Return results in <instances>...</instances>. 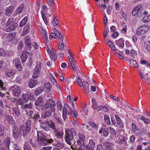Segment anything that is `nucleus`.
Instances as JSON below:
<instances>
[{"label": "nucleus", "mask_w": 150, "mask_h": 150, "mask_svg": "<svg viewBox=\"0 0 150 150\" xmlns=\"http://www.w3.org/2000/svg\"><path fill=\"white\" fill-rule=\"evenodd\" d=\"M76 81L80 86H82L83 83L82 82L80 78L78 77H77L76 78Z\"/></svg>", "instance_id": "obj_53"}, {"label": "nucleus", "mask_w": 150, "mask_h": 150, "mask_svg": "<svg viewBox=\"0 0 150 150\" xmlns=\"http://www.w3.org/2000/svg\"><path fill=\"white\" fill-rule=\"evenodd\" d=\"M82 86L85 93H88L89 91V85L88 83L86 81H84L83 82Z\"/></svg>", "instance_id": "obj_28"}, {"label": "nucleus", "mask_w": 150, "mask_h": 150, "mask_svg": "<svg viewBox=\"0 0 150 150\" xmlns=\"http://www.w3.org/2000/svg\"><path fill=\"white\" fill-rule=\"evenodd\" d=\"M42 91V89L41 88H37L35 91V94H38L40 93Z\"/></svg>", "instance_id": "obj_60"}, {"label": "nucleus", "mask_w": 150, "mask_h": 150, "mask_svg": "<svg viewBox=\"0 0 150 150\" xmlns=\"http://www.w3.org/2000/svg\"><path fill=\"white\" fill-rule=\"evenodd\" d=\"M124 42L125 40L123 38H120L118 40H116L115 41L116 45L122 48L124 47Z\"/></svg>", "instance_id": "obj_17"}, {"label": "nucleus", "mask_w": 150, "mask_h": 150, "mask_svg": "<svg viewBox=\"0 0 150 150\" xmlns=\"http://www.w3.org/2000/svg\"><path fill=\"white\" fill-rule=\"evenodd\" d=\"M48 126L52 129L54 131H56L57 129L55 127V124L53 122L51 121L48 124Z\"/></svg>", "instance_id": "obj_39"}, {"label": "nucleus", "mask_w": 150, "mask_h": 150, "mask_svg": "<svg viewBox=\"0 0 150 150\" xmlns=\"http://www.w3.org/2000/svg\"><path fill=\"white\" fill-rule=\"evenodd\" d=\"M55 134L58 137L62 138H63L64 133L62 131H58L57 130L56 131H55Z\"/></svg>", "instance_id": "obj_37"}, {"label": "nucleus", "mask_w": 150, "mask_h": 150, "mask_svg": "<svg viewBox=\"0 0 150 150\" xmlns=\"http://www.w3.org/2000/svg\"><path fill=\"white\" fill-rule=\"evenodd\" d=\"M15 36V33H10L9 34L7 37V39L9 41H10L13 39Z\"/></svg>", "instance_id": "obj_41"}, {"label": "nucleus", "mask_w": 150, "mask_h": 150, "mask_svg": "<svg viewBox=\"0 0 150 150\" xmlns=\"http://www.w3.org/2000/svg\"><path fill=\"white\" fill-rule=\"evenodd\" d=\"M37 137H38L37 139H39L40 138H44L45 136L41 132H38L37 133Z\"/></svg>", "instance_id": "obj_56"}, {"label": "nucleus", "mask_w": 150, "mask_h": 150, "mask_svg": "<svg viewBox=\"0 0 150 150\" xmlns=\"http://www.w3.org/2000/svg\"><path fill=\"white\" fill-rule=\"evenodd\" d=\"M57 34V33L55 32V33L54 32L52 33L49 35V39L51 40L52 38H57V36L56 34Z\"/></svg>", "instance_id": "obj_49"}, {"label": "nucleus", "mask_w": 150, "mask_h": 150, "mask_svg": "<svg viewBox=\"0 0 150 150\" xmlns=\"http://www.w3.org/2000/svg\"><path fill=\"white\" fill-rule=\"evenodd\" d=\"M104 118L105 121L106 122H107L108 124L110 123V118L109 116H108L107 115H105Z\"/></svg>", "instance_id": "obj_61"}, {"label": "nucleus", "mask_w": 150, "mask_h": 150, "mask_svg": "<svg viewBox=\"0 0 150 150\" xmlns=\"http://www.w3.org/2000/svg\"><path fill=\"white\" fill-rule=\"evenodd\" d=\"M47 50L51 60H56L57 59V57L54 50L52 48L50 49L49 47H47Z\"/></svg>", "instance_id": "obj_8"}, {"label": "nucleus", "mask_w": 150, "mask_h": 150, "mask_svg": "<svg viewBox=\"0 0 150 150\" xmlns=\"http://www.w3.org/2000/svg\"><path fill=\"white\" fill-rule=\"evenodd\" d=\"M11 89L12 91V94L15 96H19L21 93V89L20 86L15 85L11 87Z\"/></svg>", "instance_id": "obj_10"}, {"label": "nucleus", "mask_w": 150, "mask_h": 150, "mask_svg": "<svg viewBox=\"0 0 150 150\" xmlns=\"http://www.w3.org/2000/svg\"><path fill=\"white\" fill-rule=\"evenodd\" d=\"M68 51L70 55V56H69L68 58L69 59L70 64L71 67L74 70H76L75 68V65L76 64V62L73 58V54L72 52L69 50H68Z\"/></svg>", "instance_id": "obj_11"}, {"label": "nucleus", "mask_w": 150, "mask_h": 150, "mask_svg": "<svg viewBox=\"0 0 150 150\" xmlns=\"http://www.w3.org/2000/svg\"><path fill=\"white\" fill-rule=\"evenodd\" d=\"M28 57L25 52H23L21 56V59L22 62H24L26 60Z\"/></svg>", "instance_id": "obj_42"}, {"label": "nucleus", "mask_w": 150, "mask_h": 150, "mask_svg": "<svg viewBox=\"0 0 150 150\" xmlns=\"http://www.w3.org/2000/svg\"><path fill=\"white\" fill-rule=\"evenodd\" d=\"M13 64H15V66L21 64V62L19 59L18 58H16L13 62Z\"/></svg>", "instance_id": "obj_59"}, {"label": "nucleus", "mask_w": 150, "mask_h": 150, "mask_svg": "<svg viewBox=\"0 0 150 150\" xmlns=\"http://www.w3.org/2000/svg\"><path fill=\"white\" fill-rule=\"evenodd\" d=\"M30 146L28 144V143H25L24 147V150H31Z\"/></svg>", "instance_id": "obj_52"}, {"label": "nucleus", "mask_w": 150, "mask_h": 150, "mask_svg": "<svg viewBox=\"0 0 150 150\" xmlns=\"http://www.w3.org/2000/svg\"><path fill=\"white\" fill-rule=\"evenodd\" d=\"M105 150H113V145L110 143H107Z\"/></svg>", "instance_id": "obj_44"}, {"label": "nucleus", "mask_w": 150, "mask_h": 150, "mask_svg": "<svg viewBox=\"0 0 150 150\" xmlns=\"http://www.w3.org/2000/svg\"><path fill=\"white\" fill-rule=\"evenodd\" d=\"M24 6V5L23 4H21L14 12L15 15L16 16L21 13L23 10Z\"/></svg>", "instance_id": "obj_21"}, {"label": "nucleus", "mask_w": 150, "mask_h": 150, "mask_svg": "<svg viewBox=\"0 0 150 150\" xmlns=\"http://www.w3.org/2000/svg\"><path fill=\"white\" fill-rule=\"evenodd\" d=\"M6 74L7 76L9 77H11L15 74V71L11 69L7 70L6 72Z\"/></svg>", "instance_id": "obj_35"}, {"label": "nucleus", "mask_w": 150, "mask_h": 150, "mask_svg": "<svg viewBox=\"0 0 150 150\" xmlns=\"http://www.w3.org/2000/svg\"><path fill=\"white\" fill-rule=\"evenodd\" d=\"M79 139L77 141V143L80 146L84 144V141L85 140L86 138L85 136L82 134H79Z\"/></svg>", "instance_id": "obj_15"}, {"label": "nucleus", "mask_w": 150, "mask_h": 150, "mask_svg": "<svg viewBox=\"0 0 150 150\" xmlns=\"http://www.w3.org/2000/svg\"><path fill=\"white\" fill-rule=\"evenodd\" d=\"M139 71L140 77L143 79H144L145 78V75L143 74L144 70H141L140 69H139Z\"/></svg>", "instance_id": "obj_51"}, {"label": "nucleus", "mask_w": 150, "mask_h": 150, "mask_svg": "<svg viewBox=\"0 0 150 150\" xmlns=\"http://www.w3.org/2000/svg\"><path fill=\"white\" fill-rule=\"evenodd\" d=\"M51 88V84L48 82H46L44 85V90L47 92H49L50 91V89Z\"/></svg>", "instance_id": "obj_31"}, {"label": "nucleus", "mask_w": 150, "mask_h": 150, "mask_svg": "<svg viewBox=\"0 0 150 150\" xmlns=\"http://www.w3.org/2000/svg\"><path fill=\"white\" fill-rule=\"evenodd\" d=\"M148 14L147 12L145 11L142 7L141 5L136 7L133 10L132 15L133 16H136L139 18L142 17L143 14L144 16L147 15Z\"/></svg>", "instance_id": "obj_2"}, {"label": "nucleus", "mask_w": 150, "mask_h": 150, "mask_svg": "<svg viewBox=\"0 0 150 150\" xmlns=\"http://www.w3.org/2000/svg\"><path fill=\"white\" fill-rule=\"evenodd\" d=\"M49 102L50 103V108L52 112H55L56 110L54 107H55L56 105L54 101L52 99H49Z\"/></svg>", "instance_id": "obj_18"}, {"label": "nucleus", "mask_w": 150, "mask_h": 150, "mask_svg": "<svg viewBox=\"0 0 150 150\" xmlns=\"http://www.w3.org/2000/svg\"><path fill=\"white\" fill-rule=\"evenodd\" d=\"M49 122L47 121H45L41 122L40 124V126L45 131H48L50 129V128L48 126Z\"/></svg>", "instance_id": "obj_19"}, {"label": "nucleus", "mask_w": 150, "mask_h": 150, "mask_svg": "<svg viewBox=\"0 0 150 150\" xmlns=\"http://www.w3.org/2000/svg\"><path fill=\"white\" fill-rule=\"evenodd\" d=\"M52 24L54 25V26H56L58 25V22L57 21L56 18L55 17H54L53 18V21L52 22Z\"/></svg>", "instance_id": "obj_50"}, {"label": "nucleus", "mask_w": 150, "mask_h": 150, "mask_svg": "<svg viewBox=\"0 0 150 150\" xmlns=\"http://www.w3.org/2000/svg\"><path fill=\"white\" fill-rule=\"evenodd\" d=\"M17 25L18 23L14 22L12 19H8L6 25V27H8V28L6 29V31L8 32L14 30L16 29Z\"/></svg>", "instance_id": "obj_6"}, {"label": "nucleus", "mask_w": 150, "mask_h": 150, "mask_svg": "<svg viewBox=\"0 0 150 150\" xmlns=\"http://www.w3.org/2000/svg\"><path fill=\"white\" fill-rule=\"evenodd\" d=\"M14 10V7L11 6L6 8L5 10V13L7 16H10L13 13Z\"/></svg>", "instance_id": "obj_23"}, {"label": "nucleus", "mask_w": 150, "mask_h": 150, "mask_svg": "<svg viewBox=\"0 0 150 150\" xmlns=\"http://www.w3.org/2000/svg\"><path fill=\"white\" fill-rule=\"evenodd\" d=\"M53 32H54L55 33V32L57 33V34H56L57 38H59L61 40L63 41V36L59 31L56 29H54L53 30Z\"/></svg>", "instance_id": "obj_30"}, {"label": "nucleus", "mask_w": 150, "mask_h": 150, "mask_svg": "<svg viewBox=\"0 0 150 150\" xmlns=\"http://www.w3.org/2000/svg\"><path fill=\"white\" fill-rule=\"evenodd\" d=\"M89 144L84 145L86 150H94V148L96 146V144L94 141L92 139L89 140Z\"/></svg>", "instance_id": "obj_12"}, {"label": "nucleus", "mask_w": 150, "mask_h": 150, "mask_svg": "<svg viewBox=\"0 0 150 150\" xmlns=\"http://www.w3.org/2000/svg\"><path fill=\"white\" fill-rule=\"evenodd\" d=\"M52 115V113L50 111L48 110L46 112H43L41 114V117L43 118H46V117H49Z\"/></svg>", "instance_id": "obj_27"}, {"label": "nucleus", "mask_w": 150, "mask_h": 150, "mask_svg": "<svg viewBox=\"0 0 150 150\" xmlns=\"http://www.w3.org/2000/svg\"><path fill=\"white\" fill-rule=\"evenodd\" d=\"M24 42L26 46L30 49L31 48V43L30 42V37L28 36H25L24 38Z\"/></svg>", "instance_id": "obj_24"}, {"label": "nucleus", "mask_w": 150, "mask_h": 150, "mask_svg": "<svg viewBox=\"0 0 150 150\" xmlns=\"http://www.w3.org/2000/svg\"><path fill=\"white\" fill-rule=\"evenodd\" d=\"M50 104L49 102V100H47V102L45 103L44 105L42 106L41 109L42 110H45L48 109L49 108V104Z\"/></svg>", "instance_id": "obj_38"}, {"label": "nucleus", "mask_w": 150, "mask_h": 150, "mask_svg": "<svg viewBox=\"0 0 150 150\" xmlns=\"http://www.w3.org/2000/svg\"><path fill=\"white\" fill-rule=\"evenodd\" d=\"M38 83V81L36 80L31 79L29 82V85L30 88H32L34 87Z\"/></svg>", "instance_id": "obj_32"}, {"label": "nucleus", "mask_w": 150, "mask_h": 150, "mask_svg": "<svg viewBox=\"0 0 150 150\" xmlns=\"http://www.w3.org/2000/svg\"><path fill=\"white\" fill-rule=\"evenodd\" d=\"M110 97L111 98H112L114 100H115L119 101V103H120L121 105H123L122 102L121 101H120V99L117 97L115 96L112 95H110Z\"/></svg>", "instance_id": "obj_54"}, {"label": "nucleus", "mask_w": 150, "mask_h": 150, "mask_svg": "<svg viewBox=\"0 0 150 150\" xmlns=\"http://www.w3.org/2000/svg\"><path fill=\"white\" fill-rule=\"evenodd\" d=\"M43 102L44 99L43 98L40 97L35 100V104L36 106H41L43 104Z\"/></svg>", "instance_id": "obj_20"}, {"label": "nucleus", "mask_w": 150, "mask_h": 150, "mask_svg": "<svg viewBox=\"0 0 150 150\" xmlns=\"http://www.w3.org/2000/svg\"><path fill=\"white\" fill-rule=\"evenodd\" d=\"M129 63L133 66L134 67L137 68L138 67V64L136 61L134 60H130Z\"/></svg>", "instance_id": "obj_46"}, {"label": "nucleus", "mask_w": 150, "mask_h": 150, "mask_svg": "<svg viewBox=\"0 0 150 150\" xmlns=\"http://www.w3.org/2000/svg\"><path fill=\"white\" fill-rule=\"evenodd\" d=\"M144 47L146 50L150 52V41H148L145 42Z\"/></svg>", "instance_id": "obj_45"}, {"label": "nucleus", "mask_w": 150, "mask_h": 150, "mask_svg": "<svg viewBox=\"0 0 150 150\" xmlns=\"http://www.w3.org/2000/svg\"><path fill=\"white\" fill-rule=\"evenodd\" d=\"M39 31L42 36L45 39L47 40L48 38V33L42 28L40 27L39 28Z\"/></svg>", "instance_id": "obj_22"}, {"label": "nucleus", "mask_w": 150, "mask_h": 150, "mask_svg": "<svg viewBox=\"0 0 150 150\" xmlns=\"http://www.w3.org/2000/svg\"><path fill=\"white\" fill-rule=\"evenodd\" d=\"M11 142V139L10 138L8 137L6 138L4 140V144H0L1 146H2V147H4V146H6V147L7 148L9 147V145L10 144Z\"/></svg>", "instance_id": "obj_25"}, {"label": "nucleus", "mask_w": 150, "mask_h": 150, "mask_svg": "<svg viewBox=\"0 0 150 150\" xmlns=\"http://www.w3.org/2000/svg\"><path fill=\"white\" fill-rule=\"evenodd\" d=\"M33 104L31 103L25 104L24 106L21 107V110L22 111H25L26 112V108L29 109H31L32 108Z\"/></svg>", "instance_id": "obj_26"}, {"label": "nucleus", "mask_w": 150, "mask_h": 150, "mask_svg": "<svg viewBox=\"0 0 150 150\" xmlns=\"http://www.w3.org/2000/svg\"><path fill=\"white\" fill-rule=\"evenodd\" d=\"M34 70L33 77V79H36L37 78L39 75V69L37 66H36Z\"/></svg>", "instance_id": "obj_29"}, {"label": "nucleus", "mask_w": 150, "mask_h": 150, "mask_svg": "<svg viewBox=\"0 0 150 150\" xmlns=\"http://www.w3.org/2000/svg\"><path fill=\"white\" fill-rule=\"evenodd\" d=\"M27 21V17H25L19 23V26L21 27L24 25L26 23Z\"/></svg>", "instance_id": "obj_43"}, {"label": "nucleus", "mask_w": 150, "mask_h": 150, "mask_svg": "<svg viewBox=\"0 0 150 150\" xmlns=\"http://www.w3.org/2000/svg\"><path fill=\"white\" fill-rule=\"evenodd\" d=\"M150 27L147 25H144L140 26L136 31V34L138 35H140L145 34L149 30Z\"/></svg>", "instance_id": "obj_5"}, {"label": "nucleus", "mask_w": 150, "mask_h": 150, "mask_svg": "<svg viewBox=\"0 0 150 150\" xmlns=\"http://www.w3.org/2000/svg\"><path fill=\"white\" fill-rule=\"evenodd\" d=\"M150 21V15L147 14V15L144 16L142 18V21L144 23L148 22Z\"/></svg>", "instance_id": "obj_36"}, {"label": "nucleus", "mask_w": 150, "mask_h": 150, "mask_svg": "<svg viewBox=\"0 0 150 150\" xmlns=\"http://www.w3.org/2000/svg\"><path fill=\"white\" fill-rule=\"evenodd\" d=\"M105 42L112 50L114 51L115 50V47L111 41L107 40H105Z\"/></svg>", "instance_id": "obj_33"}, {"label": "nucleus", "mask_w": 150, "mask_h": 150, "mask_svg": "<svg viewBox=\"0 0 150 150\" xmlns=\"http://www.w3.org/2000/svg\"><path fill=\"white\" fill-rule=\"evenodd\" d=\"M26 94L28 98V101L29 99H33V100L34 99V95L33 93L30 92H27V93Z\"/></svg>", "instance_id": "obj_40"}, {"label": "nucleus", "mask_w": 150, "mask_h": 150, "mask_svg": "<svg viewBox=\"0 0 150 150\" xmlns=\"http://www.w3.org/2000/svg\"><path fill=\"white\" fill-rule=\"evenodd\" d=\"M74 131V129L71 130L69 129H65L64 139L66 142L69 145L71 144V141L74 138L73 133Z\"/></svg>", "instance_id": "obj_3"}, {"label": "nucleus", "mask_w": 150, "mask_h": 150, "mask_svg": "<svg viewBox=\"0 0 150 150\" xmlns=\"http://www.w3.org/2000/svg\"><path fill=\"white\" fill-rule=\"evenodd\" d=\"M12 110L14 112L13 113V114L15 117L19 116L20 115L19 111L18 109L16 107H13L12 108Z\"/></svg>", "instance_id": "obj_34"}, {"label": "nucleus", "mask_w": 150, "mask_h": 150, "mask_svg": "<svg viewBox=\"0 0 150 150\" xmlns=\"http://www.w3.org/2000/svg\"><path fill=\"white\" fill-rule=\"evenodd\" d=\"M108 129H109L110 132V133L113 135H115L116 131L114 129L111 127H110Z\"/></svg>", "instance_id": "obj_64"}, {"label": "nucleus", "mask_w": 150, "mask_h": 150, "mask_svg": "<svg viewBox=\"0 0 150 150\" xmlns=\"http://www.w3.org/2000/svg\"><path fill=\"white\" fill-rule=\"evenodd\" d=\"M52 83H53V86L57 88L58 91H59L60 90L59 88V86L56 81H55V82H53Z\"/></svg>", "instance_id": "obj_55"}, {"label": "nucleus", "mask_w": 150, "mask_h": 150, "mask_svg": "<svg viewBox=\"0 0 150 150\" xmlns=\"http://www.w3.org/2000/svg\"><path fill=\"white\" fill-rule=\"evenodd\" d=\"M12 136L16 140L20 139L21 136V134L20 130L16 127H15L13 129Z\"/></svg>", "instance_id": "obj_9"}, {"label": "nucleus", "mask_w": 150, "mask_h": 150, "mask_svg": "<svg viewBox=\"0 0 150 150\" xmlns=\"http://www.w3.org/2000/svg\"><path fill=\"white\" fill-rule=\"evenodd\" d=\"M132 39L134 43V45L136 46L137 48H138L137 44H136V42L137 41V39L136 36L135 35H133L132 36Z\"/></svg>", "instance_id": "obj_48"}, {"label": "nucleus", "mask_w": 150, "mask_h": 150, "mask_svg": "<svg viewBox=\"0 0 150 150\" xmlns=\"http://www.w3.org/2000/svg\"><path fill=\"white\" fill-rule=\"evenodd\" d=\"M4 134V129L3 125H0V135L2 136Z\"/></svg>", "instance_id": "obj_58"}, {"label": "nucleus", "mask_w": 150, "mask_h": 150, "mask_svg": "<svg viewBox=\"0 0 150 150\" xmlns=\"http://www.w3.org/2000/svg\"><path fill=\"white\" fill-rule=\"evenodd\" d=\"M91 102L95 108L98 111H99L100 110V109H98L99 107H97V102L95 99L93 98L92 99Z\"/></svg>", "instance_id": "obj_47"}, {"label": "nucleus", "mask_w": 150, "mask_h": 150, "mask_svg": "<svg viewBox=\"0 0 150 150\" xmlns=\"http://www.w3.org/2000/svg\"><path fill=\"white\" fill-rule=\"evenodd\" d=\"M127 140V138L125 137H123L122 139L120 140L118 142L120 144H125L126 143V140Z\"/></svg>", "instance_id": "obj_63"}, {"label": "nucleus", "mask_w": 150, "mask_h": 150, "mask_svg": "<svg viewBox=\"0 0 150 150\" xmlns=\"http://www.w3.org/2000/svg\"><path fill=\"white\" fill-rule=\"evenodd\" d=\"M28 98L26 93H23L22 96L19 98L17 103L20 105H23L25 103L28 102Z\"/></svg>", "instance_id": "obj_14"}, {"label": "nucleus", "mask_w": 150, "mask_h": 150, "mask_svg": "<svg viewBox=\"0 0 150 150\" xmlns=\"http://www.w3.org/2000/svg\"><path fill=\"white\" fill-rule=\"evenodd\" d=\"M53 142V140L52 139H46L45 137L44 138H40L39 139H37V142H35V143H31V144L34 146H36L37 144L46 145L48 143H52Z\"/></svg>", "instance_id": "obj_4"}, {"label": "nucleus", "mask_w": 150, "mask_h": 150, "mask_svg": "<svg viewBox=\"0 0 150 150\" xmlns=\"http://www.w3.org/2000/svg\"><path fill=\"white\" fill-rule=\"evenodd\" d=\"M31 26V24H27L24 27L22 32L21 33V35L23 36L27 34L29 32Z\"/></svg>", "instance_id": "obj_16"}, {"label": "nucleus", "mask_w": 150, "mask_h": 150, "mask_svg": "<svg viewBox=\"0 0 150 150\" xmlns=\"http://www.w3.org/2000/svg\"><path fill=\"white\" fill-rule=\"evenodd\" d=\"M58 48L59 50H63L64 48V44L62 43H59L58 45Z\"/></svg>", "instance_id": "obj_57"}, {"label": "nucleus", "mask_w": 150, "mask_h": 150, "mask_svg": "<svg viewBox=\"0 0 150 150\" xmlns=\"http://www.w3.org/2000/svg\"><path fill=\"white\" fill-rule=\"evenodd\" d=\"M67 114L69 115H71L72 116L74 121L73 122V124L74 125H76L77 121V117L78 115V113L76 110L72 112V109L70 108L67 104L65 105L64 108H63V110L62 117L64 120L66 118Z\"/></svg>", "instance_id": "obj_1"}, {"label": "nucleus", "mask_w": 150, "mask_h": 150, "mask_svg": "<svg viewBox=\"0 0 150 150\" xmlns=\"http://www.w3.org/2000/svg\"><path fill=\"white\" fill-rule=\"evenodd\" d=\"M30 120H27L26 123V126L24 125H22L20 127V129L23 130V136L27 135L28 133L30 131L31 129L30 128Z\"/></svg>", "instance_id": "obj_7"}, {"label": "nucleus", "mask_w": 150, "mask_h": 150, "mask_svg": "<svg viewBox=\"0 0 150 150\" xmlns=\"http://www.w3.org/2000/svg\"><path fill=\"white\" fill-rule=\"evenodd\" d=\"M47 9L48 8L45 5H42L41 11L42 17L44 23L46 25H47L48 24V22L46 17L45 16V13L46 12V11L47 10Z\"/></svg>", "instance_id": "obj_13"}, {"label": "nucleus", "mask_w": 150, "mask_h": 150, "mask_svg": "<svg viewBox=\"0 0 150 150\" xmlns=\"http://www.w3.org/2000/svg\"><path fill=\"white\" fill-rule=\"evenodd\" d=\"M57 108L58 109L61 110L62 109V105L60 101L59 100L58 101H57Z\"/></svg>", "instance_id": "obj_62"}]
</instances>
